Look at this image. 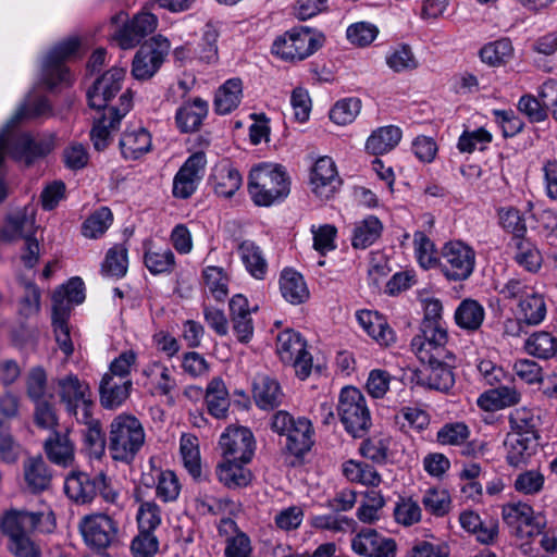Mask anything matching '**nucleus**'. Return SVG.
Segmentation results:
<instances>
[{"label": "nucleus", "mask_w": 557, "mask_h": 557, "mask_svg": "<svg viewBox=\"0 0 557 557\" xmlns=\"http://www.w3.org/2000/svg\"><path fill=\"white\" fill-rule=\"evenodd\" d=\"M289 191L290 178L283 165L263 162L250 170L248 193L255 205L270 207L284 200Z\"/></svg>", "instance_id": "obj_1"}, {"label": "nucleus", "mask_w": 557, "mask_h": 557, "mask_svg": "<svg viewBox=\"0 0 557 557\" xmlns=\"http://www.w3.org/2000/svg\"><path fill=\"white\" fill-rule=\"evenodd\" d=\"M140 421L131 414H119L110 424L109 451L116 461L129 463L145 444Z\"/></svg>", "instance_id": "obj_2"}, {"label": "nucleus", "mask_w": 557, "mask_h": 557, "mask_svg": "<svg viewBox=\"0 0 557 557\" xmlns=\"http://www.w3.org/2000/svg\"><path fill=\"white\" fill-rule=\"evenodd\" d=\"M504 300L517 301V313L528 325H539L547 313V306L543 294L527 285L518 278H510L499 289Z\"/></svg>", "instance_id": "obj_3"}, {"label": "nucleus", "mask_w": 557, "mask_h": 557, "mask_svg": "<svg viewBox=\"0 0 557 557\" xmlns=\"http://www.w3.org/2000/svg\"><path fill=\"white\" fill-rule=\"evenodd\" d=\"M324 42L322 33L310 27H294L277 37L272 53L284 61H301L313 54Z\"/></svg>", "instance_id": "obj_4"}, {"label": "nucleus", "mask_w": 557, "mask_h": 557, "mask_svg": "<svg viewBox=\"0 0 557 557\" xmlns=\"http://www.w3.org/2000/svg\"><path fill=\"white\" fill-rule=\"evenodd\" d=\"M337 414L344 429L354 437H362L372 424L366 396L354 386L342 388L338 396Z\"/></svg>", "instance_id": "obj_5"}, {"label": "nucleus", "mask_w": 557, "mask_h": 557, "mask_svg": "<svg viewBox=\"0 0 557 557\" xmlns=\"http://www.w3.org/2000/svg\"><path fill=\"white\" fill-rule=\"evenodd\" d=\"M55 525V517L51 510L35 512L10 509L3 512L0 519V530L8 542L30 535L34 531L51 533Z\"/></svg>", "instance_id": "obj_6"}, {"label": "nucleus", "mask_w": 557, "mask_h": 557, "mask_svg": "<svg viewBox=\"0 0 557 557\" xmlns=\"http://www.w3.org/2000/svg\"><path fill=\"white\" fill-rule=\"evenodd\" d=\"M476 252L472 246L460 239H453L442 246L438 269L450 282L468 280L474 272Z\"/></svg>", "instance_id": "obj_7"}, {"label": "nucleus", "mask_w": 557, "mask_h": 557, "mask_svg": "<svg viewBox=\"0 0 557 557\" xmlns=\"http://www.w3.org/2000/svg\"><path fill=\"white\" fill-rule=\"evenodd\" d=\"M272 430L286 436V448L294 456H302L313 445V430L306 418L294 419L286 411H278L272 418Z\"/></svg>", "instance_id": "obj_8"}, {"label": "nucleus", "mask_w": 557, "mask_h": 557, "mask_svg": "<svg viewBox=\"0 0 557 557\" xmlns=\"http://www.w3.org/2000/svg\"><path fill=\"white\" fill-rule=\"evenodd\" d=\"M85 544L95 550H104L119 541L120 528L116 520L103 512L84 516L78 524Z\"/></svg>", "instance_id": "obj_9"}, {"label": "nucleus", "mask_w": 557, "mask_h": 557, "mask_svg": "<svg viewBox=\"0 0 557 557\" xmlns=\"http://www.w3.org/2000/svg\"><path fill=\"white\" fill-rule=\"evenodd\" d=\"M276 352L281 361L294 368L297 377L306 380L312 370V356L298 332L284 330L276 337Z\"/></svg>", "instance_id": "obj_10"}, {"label": "nucleus", "mask_w": 557, "mask_h": 557, "mask_svg": "<svg viewBox=\"0 0 557 557\" xmlns=\"http://www.w3.org/2000/svg\"><path fill=\"white\" fill-rule=\"evenodd\" d=\"M449 336L446 325H421L420 333L411 339V350L422 361L451 360L453 352L448 348Z\"/></svg>", "instance_id": "obj_11"}, {"label": "nucleus", "mask_w": 557, "mask_h": 557, "mask_svg": "<svg viewBox=\"0 0 557 557\" xmlns=\"http://www.w3.org/2000/svg\"><path fill=\"white\" fill-rule=\"evenodd\" d=\"M57 388L66 410L75 416L77 421L87 422L94 405L88 383L79 380L75 374H67L58 380Z\"/></svg>", "instance_id": "obj_12"}, {"label": "nucleus", "mask_w": 557, "mask_h": 557, "mask_svg": "<svg viewBox=\"0 0 557 557\" xmlns=\"http://www.w3.org/2000/svg\"><path fill=\"white\" fill-rule=\"evenodd\" d=\"M126 17V13L120 12L111 20L113 24H123L113 35V39L122 49L134 48L144 37L153 33L158 26V17L147 11L138 12L127 23H125Z\"/></svg>", "instance_id": "obj_13"}, {"label": "nucleus", "mask_w": 557, "mask_h": 557, "mask_svg": "<svg viewBox=\"0 0 557 557\" xmlns=\"http://www.w3.org/2000/svg\"><path fill=\"white\" fill-rule=\"evenodd\" d=\"M79 50V40L69 38L57 45L45 58L42 63V81L49 87L70 83V72L64 62L76 57Z\"/></svg>", "instance_id": "obj_14"}, {"label": "nucleus", "mask_w": 557, "mask_h": 557, "mask_svg": "<svg viewBox=\"0 0 557 557\" xmlns=\"http://www.w3.org/2000/svg\"><path fill=\"white\" fill-rule=\"evenodd\" d=\"M170 48V41L161 35L145 42L133 60V76L136 79H148L153 76L163 63Z\"/></svg>", "instance_id": "obj_15"}, {"label": "nucleus", "mask_w": 557, "mask_h": 557, "mask_svg": "<svg viewBox=\"0 0 557 557\" xmlns=\"http://www.w3.org/2000/svg\"><path fill=\"white\" fill-rule=\"evenodd\" d=\"M503 520L512 530L515 536L521 542L529 540L534 531L543 527L545 517L535 512L527 503H510L503 507Z\"/></svg>", "instance_id": "obj_16"}, {"label": "nucleus", "mask_w": 557, "mask_h": 557, "mask_svg": "<svg viewBox=\"0 0 557 557\" xmlns=\"http://www.w3.org/2000/svg\"><path fill=\"white\" fill-rule=\"evenodd\" d=\"M207 165L206 153L197 151L190 154L173 178L172 195L176 199H188L197 190Z\"/></svg>", "instance_id": "obj_17"}, {"label": "nucleus", "mask_w": 557, "mask_h": 557, "mask_svg": "<svg viewBox=\"0 0 557 557\" xmlns=\"http://www.w3.org/2000/svg\"><path fill=\"white\" fill-rule=\"evenodd\" d=\"M341 186L342 178L334 160L327 156L317 159L309 173L311 193L318 199L325 201L333 198Z\"/></svg>", "instance_id": "obj_18"}, {"label": "nucleus", "mask_w": 557, "mask_h": 557, "mask_svg": "<svg viewBox=\"0 0 557 557\" xmlns=\"http://www.w3.org/2000/svg\"><path fill=\"white\" fill-rule=\"evenodd\" d=\"M224 459L248 463L255 451V438L251 431L244 426H230L219 441Z\"/></svg>", "instance_id": "obj_19"}, {"label": "nucleus", "mask_w": 557, "mask_h": 557, "mask_svg": "<svg viewBox=\"0 0 557 557\" xmlns=\"http://www.w3.org/2000/svg\"><path fill=\"white\" fill-rule=\"evenodd\" d=\"M351 549L362 557H396L397 544L394 539L380 534L374 529L364 528L350 541Z\"/></svg>", "instance_id": "obj_20"}, {"label": "nucleus", "mask_w": 557, "mask_h": 557, "mask_svg": "<svg viewBox=\"0 0 557 557\" xmlns=\"http://www.w3.org/2000/svg\"><path fill=\"white\" fill-rule=\"evenodd\" d=\"M143 386L152 396H171L177 387L175 368L153 360L141 370Z\"/></svg>", "instance_id": "obj_21"}, {"label": "nucleus", "mask_w": 557, "mask_h": 557, "mask_svg": "<svg viewBox=\"0 0 557 557\" xmlns=\"http://www.w3.org/2000/svg\"><path fill=\"white\" fill-rule=\"evenodd\" d=\"M126 75L124 67L113 66L99 77L88 90L89 106L97 110L106 109L121 91Z\"/></svg>", "instance_id": "obj_22"}, {"label": "nucleus", "mask_w": 557, "mask_h": 557, "mask_svg": "<svg viewBox=\"0 0 557 557\" xmlns=\"http://www.w3.org/2000/svg\"><path fill=\"white\" fill-rule=\"evenodd\" d=\"M133 106V95L126 90L120 96L119 104L109 109V116L99 120L90 132V137L97 150H102L108 145L111 131L115 129Z\"/></svg>", "instance_id": "obj_23"}, {"label": "nucleus", "mask_w": 557, "mask_h": 557, "mask_svg": "<svg viewBox=\"0 0 557 557\" xmlns=\"http://www.w3.org/2000/svg\"><path fill=\"white\" fill-rule=\"evenodd\" d=\"M103 483V472L90 476L83 471H71L64 481V493L75 504H90L97 495V484Z\"/></svg>", "instance_id": "obj_24"}, {"label": "nucleus", "mask_w": 557, "mask_h": 557, "mask_svg": "<svg viewBox=\"0 0 557 557\" xmlns=\"http://www.w3.org/2000/svg\"><path fill=\"white\" fill-rule=\"evenodd\" d=\"M12 144V137L8 131L0 133V165L4 160L7 152H11L14 159L24 161L26 164H30L35 158L47 154L50 151V146L33 140L28 135L20 136L15 146L10 150Z\"/></svg>", "instance_id": "obj_25"}, {"label": "nucleus", "mask_w": 557, "mask_h": 557, "mask_svg": "<svg viewBox=\"0 0 557 557\" xmlns=\"http://www.w3.org/2000/svg\"><path fill=\"white\" fill-rule=\"evenodd\" d=\"M209 184L216 196L231 198L240 188L243 177L228 160H222L213 166Z\"/></svg>", "instance_id": "obj_26"}, {"label": "nucleus", "mask_w": 557, "mask_h": 557, "mask_svg": "<svg viewBox=\"0 0 557 557\" xmlns=\"http://www.w3.org/2000/svg\"><path fill=\"white\" fill-rule=\"evenodd\" d=\"M356 319L361 329L379 345L388 347L396 342V334L386 318L377 311L359 310Z\"/></svg>", "instance_id": "obj_27"}, {"label": "nucleus", "mask_w": 557, "mask_h": 557, "mask_svg": "<svg viewBox=\"0 0 557 557\" xmlns=\"http://www.w3.org/2000/svg\"><path fill=\"white\" fill-rule=\"evenodd\" d=\"M520 548L528 557L557 555V527H548L545 519L543 527L534 531L529 540L520 543Z\"/></svg>", "instance_id": "obj_28"}, {"label": "nucleus", "mask_w": 557, "mask_h": 557, "mask_svg": "<svg viewBox=\"0 0 557 557\" xmlns=\"http://www.w3.org/2000/svg\"><path fill=\"white\" fill-rule=\"evenodd\" d=\"M209 112V104L200 97L184 101L176 110L175 123L181 133L198 131Z\"/></svg>", "instance_id": "obj_29"}, {"label": "nucleus", "mask_w": 557, "mask_h": 557, "mask_svg": "<svg viewBox=\"0 0 557 557\" xmlns=\"http://www.w3.org/2000/svg\"><path fill=\"white\" fill-rule=\"evenodd\" d=\"M539 437L507 433L504 441L506 460L512 467L527 465L536 453Z\"/></svg>", "instance_id": "obj_30"}, {"label": "nucleus", "mask_w": 557, "mask_h": 557, "mask_svg": "<svg viewBox=\"0 0 557 557\" xmlns=\"http://www.w3.org/2000/svg\"><path fill=\"white\" fill-rule=\"evenodd\" d=\"M132 386V380L104 373L99 385L100 404L106 409L120 407L128 398Z\"/></svg>", "instance_id": "obj_31"}, {"label": "nucleus", "mask_w": 557, "mask_h": 557, "mask_svg": "<svg viewBox=\"0 0 557 557\" xmlns=\"http://www.w3.org/2000/svg\"><path fill=\"white\" fill-rule=\"evenodd\" d=\"M283 396L282 388L275 379L267 374H258L253 379L252 397L260 409L272 410L278 407Z\"/></svg>", "instance_id": "obj_32"}, {"label": "nucleus", "mask_w": 557, "mask_h": 557, "mask_svg": "<svg viewBox=\"0 0 557 557\" xmlns=\"http://www.w3.org/2000/svg\"><path fill=\"white\" fill-rule=\"evenodd\" d=\"M23 478L26 487L36 494L49 488L52 473L41 456H33L23 461Z\"/></svg>", "instance_id": "obj_33"}, {"label": "nucleus", "mask_w": 557, "mask_h": 557, "mask_svg": "<svg viewBox=\"0 0 557 557\" xmlns=\"http://www.w3.org/2000/svg\"><path fill=\"white\" fill-rule=\"evenodd\" d=\"M70 309L62 304L52 309V326L54 332L55 342L59 349L63 352L65 358H69L74 352L75 344L77 342V334L73 332L69 325Z\"/></svg>", "instance_id": "obj_34"}, {"label": "nucleus", "mask_w": 557, "mask_h": 557, "mask_svg": "<svg viewBox=\"0 0 557 557\" xmlns=\"http://www.w3.org/2000/svg\"><path fill=\"white\" fill-rule=\"evenodd\" d=\"M461 528L475 535L482 544H492L498 535V523L493 519L483 520L473 510H465L459 515Z\"/></svg>", "instance_id": "obj_35"}, {"label": "nucleus", "mask_w": 557, "mask_h": 557, "mask_svg": "<svg viewBox=\"0 0 557 557\" xmlns=\"http://www.w3.org/2000/svg\"><path fill=\"white\" fill-rule=\"evenodd\" d=\"M243 96V81L239 77L225 81L214 94V112L220 115L230 114L238 108Z\"/></svg>", "instance_id": "obj_36"}, {"label": "nucleus", "mask_w": 557, "mask_h": 557, "mask_svg": "<svg viewBox=\"0 0 557 557\" xmlns=\"http://www.w3.org/2000/svg\"><path fill=\"white\" fill-rule=\"evenodd\" d=\"M45 453L48 459L60 467H71L75 459V448L73 442L66 433L54 432L44 444Z\"/></svg>", "instance_id": "obj_37"}, {"label": "nucleus", "mask_w": 557, "mask_h": 557, "mask_svg": "<svg viewBox=\"0 0 557 557\" xmlns=\"http://www.w3.org/2000/svg\"><path fill=\"white\" fill-rule=\"evenodd\" d=\"M151 135L144 127H136L124 132L120 139V147L125 159L137 160L150 151Z\"/></svg>", "instance_id": "obj_38"}, {"label": "nucleus", "mask_w": 557, "mask_h": 557, "mask_svg": "<svg viewBox=\"0 0 557 557\" xmlns=\"http://www.w3.org/2000/svg\"><path fill=\"white\" fill-rule=\"evenodd\" d=\"M238 255L246 271L253 278H265L268 274V261L261 247L252 240H244L238 246Z\"/></svg>", "instance_id": "obj_39"}, {"label": "nucleus", "mask_w": 557, "mask_h": 557, "mask_svg": "<svg viewBox=\"0 0 557 557\" xmlns=\"http://www.w3.org/2000/svg\"><path fill=\"white\" fill-rule=\"evenodd\" d=\"M401 136V129L397 126L379 127L367 139L366 149L374 156L385 154L399 144Z\"/></svg>", "instance_id": "obj_40"}, {"label": "nucleus", "mask_w": 557, "mask_h": 557, "mask_svg": "<svg viewBox=\"0 0 557 557\" xmlns=\"http://www.w3.org/2000/svg\"><path fill=\"white\" fill-rule=\"evenodd\" d=\"M383 223L375 215H368L355 223L351 236V246L356 249H366L373 245L382 235Z\"/></svg>", "instance_id": "obj_41"}, {"label": "nucleus", "mask_w": 557, "mask_h": 557, "mask_svg": "<svg viewBox=\"0 0 557 557\" xmlns=\"http://www.w3.org/2000/svg\"><path fill=\"white\" fill-rule=\"evenodd\" d=\"M239 460H227L218 465L216 475L219 481L228 488L246 487L252 480V473L244 467Z\"/></svg>", "instance_id": "obj_42"}, {"label": "nucleus", "mask_w": 557, "mask_h": 557, "mask_svg": "<svg viewBox=\"0 0 557 557\" xmlns=\"http://www.w3.org/2000/svg\"><path fill=\"white\" fill-rule=\"evenodd\" d=\"M34 223L35 221L33 216L28 214L26 207L16 210L5 219V224L1 230L3 240L11 242L32 236Z\"/></svg>", "instance_id": "obj_43"}, {"label": "nucleus", "mask_w": 557, "mask_h": 557, "mask_svg": "<svg viewBox=\"0 0 557 557\" xmlns=\"http://www.w3.org/2000/svg\"><path fill=\"white\" fill-rule=\"evenodd\" d=\"M206 404L209 413L216 419H224L228 412L230 398L225 383L214 377L207 386Z\"/></svg>", "instance_id": "obj_44"}, {"label": "nucleus", "mask_w": 557, "mask_h": 557, "mask_svg": "<svg viewBox=\"0 0 557 557\" xmlns=\"http://www.w3.org/2000/svg\"><path fill=\"white\" fill-rule=\"evenodd\" d=\"M454 318L460 329L474 332L481 327L485 318V310L479 301L465 299L457 307Z\"/></svg>", "instance_id": "obj_45"}, {"label": "nucleus", "mask_w": 557, "mask_h": 557, "mask_svg": "<svg viewBox=\"0 0 557 557\" xmlns=\"http://www.w3.org/2000/svg\"><path fill=\"white\" fill-rule=\"evenodd\" d=\"M282 296L290 304L297 305L306 301L309 290L304 277L298 272L285 269L280 278Z\"/></svg>", "instance_id": "obj_46"}, {"label": "nucleus", "mask_w": 557, "mask_h": 557, "mask_svg": "<svg viewBox=\"0 0 557 557\" xmlns=\"http://www.w3.org/2000/svg\"><path fill=\"white\" fill-rule=\"evenodd\" d=\"M424 384L440 392H448L455 384V377L451 368L446 360L425 361Z\"/></svg>", "instance_id": "obj_47"}, {"label": "nucleus", "mask_w": 557, "mask_h": 557, "mask_svg": "<svg viewBox=\"0 0 557 557\" xmlns=\"http://www.w3.org/2000/svg\"><path fill=\"white\" fill-rule=\"evenodd\" d=\"M508 423L510 428L508 433L539 437L540 417L531 408L519 407L511 410L508 414Z\"/></svg>", "instance_id": "obj_48"}, {"label": "nucleus", "mask_w": 557, "mask_h": 557, "mask_svg": "<svg viewBox=\"0 0 557 557\" xmlns=\"http://www.w3.org/2000/svg\"><path fill=\"white\" fill-rule=\"evenodd\" d=\"M385 63L394 73L411 72L419 66L411 47L407 44L391 47L385 54Z\"/></svg>", "instance_id": "obj_49"}, {"label": "nucleus", "mask_w": 557, "mask_h": 557, "mask_svg": "<svg viewBox=\"0 0 557 557\" xmlns=\"http://www.w3.org/2000/svg\"><path fill=\"white\" fill-rule=\"evenodd\" d=\"M414 255L421 268L429 270L438 268L442 259V249L437 251L435 244L423 233L413 235Z\"/></svg>", "instance_id": "obj_50"}, {"label": "nucleus", "mask_w": 557, "mask_h": 557, "mask_svg": "<svg viewBox=\"0 0 557 557\" xmlns=\"http://www.w3.org/2000/svg\"><path fill=\"white\" fill-rule=\"evenodd\" d=\"M524 349L531 356L549 359L557 354V338L549 332L537 331L527 338Z\"/></svg>", "instance_id": "obj_51"}, {"label": "nucleus", "mask_w": 557, "mask_h": 557, "mask_svg": "<svg viewBox=\"0 0 557 557\" xmlns=\"http://www.w3.org/2000/svg\"><path fill=\"white\" fill-rule=\"evenodd\" d=\"M206 289L218 301H223L228 295L230 278L222 267L208 265L202 270Z\"/></svg>", "instance_id": "obj_52"}, {"label": "nucleus", "mask_w": 557, "mask_h": 557, "mask_svg": "<svg viewBox=\"0 0 557 557\" xmlns=\"http://www.w3.org/2000/svg\"><path fill=\"white\" fill-rule=\"evenodd\" d=\"M180 451L184 467L194 479L201 474L199 440L193 434H183L180 441Z\"/></svg>", "instance_id": "obj_53"}, {"label": "nucleus", "mask_w": 557, "mask_h": 557, "mask_svg": "<svg viewBox=\"0 0 557 557\" xmlns=\"http://www.w3.org/2000/svg\"><path fill=\"white\" fill-rule=\"evenodd\" d=\"M498 223L515 242L527 235V222L523 214L515 207H502L497 210Z\"/></svg>", "instance_id": "obj_54"}, {"label": "nucleus", "mask_w": 557, "mask_h": 557, "mask_svg": "<svg viewBox=\"0 0 557 557\" xmlns=\"http://www.w3.org/2000/svg\"><path fill=\"white\" fill-rule=\"evenodd\" d=\"M516 246V262L524 270L531 273H536L543 263V257L539 248L529 238H520L515 242Z\"/></svg>", "instance_id": "obj_55"}, {"label": "nucleus", "mask_w": 557, "mask_h": 557, "mask_svg": "<svg viewBox=\"0 0 557 557\" xmlns=\"http://www.w3.org/2000/svg\"><path fill=\"white\" fill-rule=\"evenodd\" d=\"M479 54L483 63L499 66L512 58L513 47L509 39L503 38L484 45Z\"/></svg>", "instance_id": "obj_56"}, {"label": "nucleus", "mask_w": 557, "mask_h": 557, "mask_svg": "<svg viewBox=\"0 0 557 557\" xmlns=\"http://www.w3.org/2000/svg\"><path fill=\"white\" fill-rule=\"evenodd\" d=\"M144 262L151 274L171 273L175 268V256L168 248H149L145 251Z\"/></svg>", "instance_id": "obj_57"}, {"label": "nucleus", "mask_w": 557, "mask_h": 557, "mask_svg": "<svg viewBox=\"0 0 557 557\" xmlns=\"http://www.w3.org/2000/svg\"><path fill=\"white\" fill-rule=\"evenodd\" d=\"M154 484L156 496L163 503H173L178 498L182 485L174 471L158 470Z\"/></svg>", "instance_id": "obj_58"}, {"label": "nucleus", "mask_w": 557, "mask_h": 557, "mask_svg": "<svg viewBox=\"0 0 557 557\" xmlns=\"http://www.w3.org/2000/svg\"><path fill=\"white\" fill-rule=\"evenodd\" d=\"M344 475L351 482L363 485L377 486L381 483V475L370 465L348 460L343 465Z\"/></svg>", "instance_id": "obj_59"}, {"label": "nucleus", "mask_w": 557, "mask_h": 557, "mask_svg": "<svg viewBox=\"0 0 557 557\" xmlns=\"http://www.w3.org/2000/svg\"><path fill=\"white\" fill-rule=\"evenodd\" d=\"M424 509L435 517H444L451 509V496L449 492L441 487H430L422 496Z\"/></svg>", "instance_id": "obj_60"}, {"label": "nucleus", "mask_w": 557, "mask_h": 557, "mask_svg": "<svg viewBox=\"0 0 557 557\" xmlns=\"http://www.w3.org/2000/svg\"><path fill=\"white\" fill-rule=\"evenodd\" d=\"M113 222V214L108 207H101L92 212L83 223L82 233L87 238L102 236Z\"/></svg>", "instance_id": "obj_61"}, {"label": "nucleus", "mask_w": 557, "mask_h": 557, "mask_svg": "<svg viewBox=\"0 0 557 557\" xmlns=\"http://www.w3.org/2000/svg\"><path fill=\"white\" fill-rule=\"evenodd\" d=\"M47 384V373L44 368L36 367L29 370L26 376V393L33 403L53 399V394L48 391Z\"/></svg>", "instance_id": "obj_62"}, {"label": "nucleus", "mask_w": 557, "mask_h": 557, "mask_svg": "<svg viewBox=\"0 0 557 557\" xmlns=\"http://www.w3.org/2000/svg\"><path fill=\"white\" fill-rule=\"evenodd\" d=\"M128 267L127 249L123 245L111 247L102 263V272L109 276L122 277Z\"/></svg>", "instance_id": "obj_63"}, {"label": "nucleus", "mask_w": 557, "mask_h": 557, "mask_svg": "<svg viewBox=\"0 0 557 557\" xmlns=\"http://www.w3.org/2000/svg\"><path fill=\"white\" fill-rule=\"evenodd\" d=\"M361 110V100L356 97L338 100L330 110V119L337 125H347L355 121Z\"/></svg>", "instance_id": "obj_64"}]
</instances>
